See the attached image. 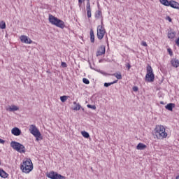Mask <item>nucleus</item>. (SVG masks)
Segmentation results:
<instances>
[{
    "label": "nucleus",
    "mask_w": 179,
    "mask_h": 179,
    "mask_svg": "<svg viewBox=\"0 0 179 179\" xmlns=\"http://www.w3.org/2000/svg\"><path fill=\"white\" fill-rule=\"evenodd\" d=\"M0 166H1V161H0Z\"/></svg>",
    "instance_id": "45"
},
{
    "label": "nucleus",
    "mask_w": 179,
    "mask_h": 179,
    "mask_svg": "<svg viewBox=\"0 0 179 179\" xmlns=\"http://www.w3.org/2000/svg\"><path fill=\"white\" fill-rule=\"evenodd\" d=\"M118 82V80H116L112 83H105L103 86L105 87H108V86H111V85H114L115 83H117Z\"/></svg>",
    "instance_id": "24"
},
{
    "label": "nucleus",
    "mask_w": 179,
    "mask_h": 179,
    "mask_svg": "<svg viewBox=\"0 0 179 179\" xmlns=\"http://www.w3.org/2000/svg\"><path fill=\"white\" fill-rule=\"evenodd\" d=\"M83 83H85V85H89V83H90V81H89V80L87 78H83Z\"/></svg>",
    "instance_id": "33"
},
{
    "label": "nucleus",
    "mask_w": 179,
    "mask_h": 179,
    "mask_svg": "<svg viewBox=\"0 0 179 179\" xmlns=\"http://www.w3.org/2000/svg\"><path fill=\"white\" fill-rule=\"evenodd\" d=\"M176 37V32L174 31H169L168 32V38H170L171 40H173Z\"/></svg>",
    "instance_id": "21"
},
{
    "label": "nucleus",
    "mask_w": 179,
    "mask_h": 179,
    "mask_svg": "<svg viewBox=\"0 0 179 179\" xmlns=\"http://www.w3.org/2000/svg\"><path fill=\"white\" fill-rule=\"evenodd\" d=\"M29 131L30 134H31V135L35 136L36 141H40V139H43V138H41V133H40V130L37 129L36 125L31 124L29 126Z\"/></svg>",
    "instance_id": "4"
},
{
    "label": "nucleus",
    "mask_w": 179,
    "mask_h": 179,
    "mask_svg": "<svg viewBox=\"0 0 179 179\" xmlns=\"http://www.w3.org/2000/svg\"><path fill=\"white\" fill-rule=\"evenodd\" d=\"M58 20L59 19L57 17H55L51 14L49 15V22L50 23H51V24H53L54 26H55V24H57V22H58Z\"/></svg>",
    "instance_id": "10"
},
{
    "label": "nucleus",
    "mask_w": 179,
    "mask_h": 179,
    "mask_svg": "<svg viewBox=\"0 0 179 179\" xmlns=\"http://www.w3.org/2000/svg\"><path fill=\"white\" fill-rule=\"evenodd\" d=\"M0 143H2V144L5 143V141L0 138Z\"/></svg>",
    "instance_id": "41"
},
{
    "label": "nucleus",
    "mask_w": 179,
    "mask_h": 179,
    "mask_svg": "<svg viewBox=\"0 0 179 179\" xmlns=\"http://www.w3.org/2000/svg\"><path fill=\"white\" fill-rule=\"evenodd\" d=\"M146 148H147L146 145H145L142 143H139L136 146L137 150H145V149H146Z\"/></svg>",
    "instance_id": "18"
},
{
    "label": "nucleus",
    "mask_w": 179,
    "mask_h": 179,
    "mask_svg": "<svg viewBox=\"0 0 179 179\" xmlns=\"http://www.w3.org/2000/svg\"><path fill=\"white\" fill-rule=\"evenodd\" d=\"M10 146L18 153H26V147L17 141H11Z\"/></svg>",
    "instance_id": "3"
},
{
    "label": "nucleus",
    "mask_w": 179,
    "mask_h": 179,
    "mask_svg": "<svg viewBox=\"0 0 179 179\" xmlns=\"http://www.w3.org/2000/svg\"><path fill=\"white\" fill-rule=\"evenodd\" d=\"M167 51H168L169 55H171V57H173V50L171 48H168Z\"/></svg>",
    "instance_id": "34"
},
{
    "label": "nucleus",
    "mask_w": 179,
    "mask_h": 179,
    "mask_svg": "<svg viewBox=\"0 0 179 179\" xmlns=\"http://www.w3.org/2000/svg\"><path fill=\"white\" fill-rule=\"evenodd\" d=\"M0 29H6V23H5V21L0 22Z\"/></svg>",
    "instance_id": "28"
},
{
    "label": "nucleus",
    "mask_w": 179,
    "mask_h": 179,
    "mask_svg": "<svg viewBox=\"0 0 179 179\" xmlns=\"http://www.w3.org/2000/svg\"><path fill=\"white\" fill-rule=\"evenodd\" d=\"M166 20H169V22H172L171 17H170V16L166 17Z\"/></svg>",
    "instance_id": "39"
},
{
    "label": "nucleus",
    "mask_w": 179,
    "mask_h": 179,
    "mask_svg": "<svg viewBox=\"0 0 179 179\" xmlns=\"http://www.w3.org/2000/svg\"><path fill=\"white\" fill-rule=\"evenodd\" d=\"M47 177L50 179H66V178L54 171L49 172Z\"/></svg>",
    "instance_id": "6"
},
{
    "label": "nucleus",
    "mask_w": 179,
    "mask_h": 179,
    "mask_svg": "<svg viewBox=\"0 0 179 179\" xmlns=\"http://www.w3.org/2000/svg\"><path fill=\"white\" fill-rule=\"evenodd\" d=\"M62 66L63 67V68H66V66H67V64H66V63H65V62H62Z\"/></svg>",
    "instance_id": "37"
},
{
    "label": "nucleus",
    "mask_w": 179,
    "mask_h": 179,
    "mask_svg": "<svg viewBox=\"0 0 179 179\" xmlns=\"http://www.w3.org/2000/svg\"><path fill=\"white\" fill-rule=\"evenodd\" d=\"M83 2V0H78V3H82Z\"/></svg>",
    "instance_id": "42"
},
{
    "label": "nucleus",
    "mask_w": 179,
    "mask_h": 179,
    "mask_svg": "<svg viewBox=\"0 0 179 179\" xmlns=\"http://www.w3.org/2000/svg\"><path fill=\"white\" fill-rule=\"evenodd\" d=\"M112 76H115V78L121 80L122 79V75H121V73H113L112 74Z\"/></svg>",
    "instance_id": "27"
},
{
    "label": "nucleus",
    "mask_w": 179,
    "mask_h": 179,
    "mask_svg": "<svg viewBox=\"0 0 179 179\" xmlns=\"http://www.w3.org/2000/svg\"><path fill=\"white\" fill-rule=\"evenodd\" d=\"M174 107H176V104L171 103H168L166 106L165 108L166 110H169V111H173V108H174Z\"/></svg>",
    "instance_id": "19"
},
{
    "label": "nucleus",
    "mask_w": 179,
    "mask_h": 179,
    "mask_svg": "<svg viewBox=\"0 0 179 179\" xmlns=\"http://www.w3.org/2000/svg\"><path fill=\"white\" fill-rule=\"evenodd\" d=\"M20 169L22 170V173L29 174V173L33 170V162H31V159H24L22 163L20 164Z\"/></svg>",
    "instance_id": "1"
},
{
    "label": "nucleus",
    "mask_w": 179,
    "mask_h": 179,
    "mask_svg": "<svg viewBox=\"0 0 179 179\" xmlns=\"http://www.w3.org/2000/svg\"><path fill=\"white\" fill-rule=\"evenodd\" d=\"M8 176L9 174L6 173V171H3V169H0V177H1V178H8Z\"/></svg>",
    "instance_id": "20"
},
{
    "label": "nucleus",
    "mask_w": 179,
    "mask_h": 179,
    "mask_svg": "<svg viewBox=\"0 0 179 179\" xmlns=\"http://www.w3.org/2000/svg\"><path fill=\"white\" fill-rule=\"evenodd\" d=\"M95 18L101 19V24H103V13H101V10H99L95 12Z\"/></svg>",
    "instance_id": "11"
},
{
    "label": "nucleus",
    "mask_w": 179,
    "mask_h": 179,
    "mask_svg": "<svg viewBox=\"0 0 179 179\" xmlns=\"http://www.w3.org/2000/svg\"><path fill=\"white\" fill-rule=\"evenodd\" d=\"M141 45H143V47H148V43H146V41H142Z\"/></svg>",
    "instance_id": "35"
},
{
    "label": "nucleus",
    "mask_w": 179,
    "mask_h": 179,
    "mask_svg": "<svg viewBox=\"0 0 179 179\" xmlns=\"http://www.w3.org/2000/svg\"><path fill=\"white\" fill-rule=\"evenodd\" d=\"M81 134L84 138H90V135L89 134V133L87 131H83L81 132Z\"/></svg>",
    "instance_id": "29"
},
{
    "label": "nucleus",
    "mask_w": 179,
    "mask_h": 179,
    "mask_svg": "<svg viewBox=\"0 0 179 179\" xmlns=\"http://www.w3.org/2000/svg\"><path fill=\"white\" fill-rule=\"evenodd\" d=\"M106 34V29H104V24H101L97 27V37L99 40H103Z\"/></svg>",
    "instance_id": "5"
},
{
    "label": "nucleus",
    "mask_w": 179,
    "mask_h": 179,
    "mask_svg": "<svg viewBox=\"0 0 179 179\" xmlns=\"http://www.w3.org/2000/svg\"><path fill=\"white\" fill-rule=\"evenodd\" d=\"M98 72H99V73H101V75H103L104 76H110L111 74L107 73L101 70H99Z\"/></svg>",
    "instance_id": "31"
},
{
    "label": "nucleus",
    "mask_w": 179,
    "mask_h": 179,
    "mask_svg": "<svg viewBox=\"0 0 179 179\" xmlns=\"http://www.w3.org/2000/svg\"><path fill=\"white\" fill-rule=\"evenodd\" d=\"M73 104L76 105V107L73 108V110L75 111H78V110H80V108H81L80 104L76 103V102H73Z\"/></svg>",
    "instance_id": "26"
},
{
    "label": "nucleus",
    "mask_w": 179,
    "mask_h": 179,
    "mask_svg": "<svg viewBox=\"0 0 179 179\" xmlns=\"http://www.w3.org/2000/svg\"><path fill=\"white\" fill-rule=\"evenodd\" d=\"M88 1L87 2V17H92V8H90V1L87 0Z\"/></svg>",
    "instance_id": "12"
},
{
    "label": "nucleus",
    "mask_w": 179,
    "mask_h": 179,
    "mask_svg": "<svg viewBox=\"0 0 179 179\" xmlns=\"http://www.w3.org/2000/svg\"><path fill=\"white\" fill-rule=\"evenodd\" d=\"M57 27H59L60 29H64L65 28V22L61 20H57V22H56L55 25Z\"/></svg>",
    "instance_id": "14"
},
{
    "label": "nucleus",
    "mask_w": 179,
    "mask_h": 179,
    "mask_svg": "<svg viewBox=\"0 0 179 179\" xmlns=\"http://www.w3.org/2000/svg\"><path fill=\"white\" fill-rule=\"evenodd\" d=\"M103 54H106V46L104 45H102L99 50L96 52V57H100L101 55H103Z\"/></svg>",
    "instance_id": "8"
},
{
    "label": "nucleus",
    "mask_w": 179,
    "mask_h": 179,
    "mask_svg": "<svg viewBox=\"0 0 179 179\" xmlns=\"http://www.w3.org/2000/svg\"><path fill=\"white\" fill-rule=\"evenodd\" d=\"M20 38L21 42L24 43L25 44H31V43H33V41L25 35H22Z\"/></svg>",
    "instance_id": "7"
},
{
    "label": "nucleus",
    "mask_w": 179,
    "mask_h": 179,
    "mask_svg": "<svg viewBox=\"0 0 179 179\" xmlns=\"http://www.w3.org/2000/svg\"><path fill=\"white\" fill-rule=\"evenodd\" d=\"M160 3L164 5V6H169V3H170V1L169 0H159Z\"/></svg>",
    "instance_id": "23"
},
{
    "label": "nucleus",
    "mask_w": 179,
    "mask_h": 179,
    "mask_svg": "<svg viewBox=\"0 0 179 179\" xmlns=\"http://www.w3.org/2000/svg\"><path fill=\"white\" fill-rule=\"evenodd\" d=\"M11 134L15 136H19L22 135V131L17 127H14L11 130Z\"/></svg>",
    "instance_id": "9"
},
{
    "label": "nucleus",
    "mask_w": 179,
    "mask_h": 179,
    "mask_svg": "<svg viewBox=\"0 0 179 179\" xmlns=\"http://www.w3.org/2000/svg\"><path fill=\"white\" fill-rule=\"evenodd\" d=\"M169 6H171V8H173V9H179V3H177L176 1H169Z\"/></svg>",
    "instance_id": "13"
},
{
    "label": "nucleus",
    "mask_w": 179,
    "mask_h": 179,
    "mask_svg": "<svg viewBox=\"0 0 179 179\" xmlns=\"http://www.w3.org/2000/svg\"><path fill=\"white\" fill-rule=\"evenodd\" d=\"M171 64L173 68H178L179 66V60L177 58L172 59L171 60Z\"/></svg>",
    "instance_id": "15"
},
{
    "label": "nucleus",
    "mask_w": 179,
    "mask_h": 179,
    "mask_svg": "<svg viewBox=\"0 0 179 179\" xmlns=\"http://www.w3.org/2000/svg\"><path fill=\"white\" fill-rule=\"evenodd\" d=\"M176 179H179V176H176Z\"/></svg>",
    "instance_id": "43"
},
{
    "label": "nucleus",
    "mask_w": 179,
    "mask_h": 179,
    "mask_svg": "<svg viewBox=\"0 0 179 179\" xmlns=\"http://www.w3.org/2000/svg\"><path fill=\"white\" fill-rule=\"evenodd\" d=\"M90 33L91 43H94V31H93V29H91Z\"/></svg>",
    "instance_id": "22"
},
{
    "label": "nucleus",
    "mask_w": 179,
    "mask_h": 179,
    "mask_svg": "<svg viewBox=\"0 0 179 179\" xmlns=\"http://www.w3.org/2000/svg\"><path fill=\"white\" fill-rule=\"evenodd\" d=\"M176 44L179 47V38L176 41Z\"/></svg>",
    "instance_id": "40"
},
{
    "label": "nucleus",
    "mask_w": 179,
    "mask_h": 179,
    "mask_svg": "<svg viewBox=\"0 0 179 179\" xmlns=\"http://www.w3.org/2000/svg\"><path fill=\"white\" fill-rule=\"evenodd\" d=\"M126 67L127 68V70L129 71V69H131V64L129 63H127Z\"/></svg>",
    "instance_id": "36"
},
{
    "label": "nucleus",
    "mask_w": 179,
    "mask_h": 179,
    "mask_svg": "<svg viewBox=\"0 0 179 179\" xmlns=\"http://www.w3.org/2000/svg\"><path fill=\"white\" fill-rule=\"evenodd\" d=\"M17 110H19V108L15 105L12 106L11 107H10L8 108V111H17Z\"/></svg>",
    "instance_id": "25"
},
{
    "label": "nucleus",
    "mask_w": 179,
    "mask_h": 179,
    "mask_svg": "<svg viewBox=\"0 0 179 179\" xmlns=\"http://www.w3.org/2000/svg\"><path fill=\"white\" fill-rule=\"evenodd\" d=\"M133 90L134 92H138V87L136 86L133 87Z\"/></svg>",
    "instance_id": "38"
},
{
    "label": "nucleus",
    "mask_w": 179,
    "mask_h": 179,
    "mask_svg": "<svg viewBox=\"0 0 179 179\" xmlns=\"http://www.w3.org/2000/svg\"><path fill=\"white\" fill-rule=\"evenodd\" d=\"M83 111H85V108H82Z\"/></svg>",
    "instance_id": "44"
},
{
    "label": "nucleus",
    "mask_w": 179,
    "mask_h": 179,
    "mask_svg": "<svg viewBox=\"0 0 179 179\" xmlns=\"http://www.w3.org/2000/svg\"><path fill=\"white\" fill-rule=\"evenodd\" d=\"M146 71V75H155V73H153V69H152V66H150V64L147 65Z\"/></svg>",
    "instance_id": "17"
},
{
    "label": "nucleus",
    "mask_w": 179,
    "mask_h": 179,
    "mask_svg": "<svg viewBox=\"0 0 179 179\" xmlns=\"http://www.w3.org/2000/svg\"><path fill=\"white\" fill-rule=\"evenodd\" d=\"M87 107L88 108H92V110H96V108L94 105H90V104L87 105Z\"/></svg>",
    "instance_id": "32"
},
{
    "label": "nucleus",
    "mask_w": 179,
    "mask_h": 179,
    "mask_svg": "<svg viewBox=\"0 0 179 179\" xmlns=\"http://www.w3.org/2000/svg\"><path fill=\"white\" fill-rule=\"evenodd\" d=\"M145 82H155V74L145 75Z\"/></svg>",
    "instance_id": "16"
},
{
    "label": "nucleus",
    "mask_w": 179,
    "mask_h": 179,
    "mask_svg": "<svg viewBox=\"0 0 179 179\" xmlns=\"http://www.w3.org/2000/svg\"><path fill=\"white\" fill-rule=\"evenodd\" d=\"M155 135L157 139H164L167 138V132H166V128L163 125H157L155 129Z\"/></svg>",
    "instance_id": "2"
},
{
    "label": "nucleus",
    "mask_w": 179,
    "mask_h": 179,
    "mask_svg": "<svg viewBox=\"0 0 179 179\" xmlns=\"http://www.w3.org/2000/svg\"><path fill=\"white\" fill-rule=\"evenodd\" d=\"M68 96H62L60 97V100L62 103H65V101H66V100H68Z\"/></svg>",
    "instance_id": "30"
}]
</instances>
